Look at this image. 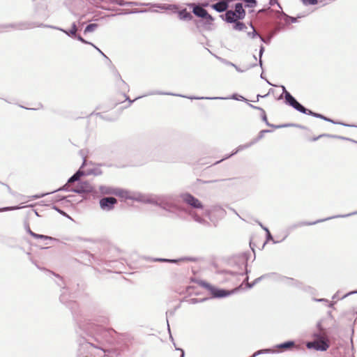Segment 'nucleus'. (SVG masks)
<instances>
[{"instance_id":"1","label":"nucleus","mask_w":357,"mask_h":357,"mask_svg":"<svg viewBox=\"0 0 357 357\" xmlns=\"http://www.w3.org/2000/svg\"><path fill=\"white\" fill-rule=\"evenodd\" d=\"M314 340L308 342L306 346L308 349H314L317 351H326L329 347V340L325 333L314 335Z\"/></svg>"},{"instance_id":"2","label":"nucleus","mask_w":357,"mask_h":357,"mask_svg":"<svg viewBox=\"0 0 357 357\" xmlns=\"http://www.w3.org/2000/svg\"><path fill=\"white\" fill-rule=\"evenodd\" d=\"M284 93H285V102L286 103L289 104L291 107H293L296 110L304 113L307 114L314 116L323 118V116L321 114H318L316 113H314L313 112L305 108L303 105H301L288 91L285 90V88H283Z\"/></svg>"},{"instance_id":"3","label":"nucleus","mask_w":357,"mask_h":357,"mask_svg":"<svg viewBox=\"0 0 357 357\" xmlns=\"http://www.w3.org/2000/svg\"><path fill=\"white\" fill-rule=\"evenodd\" d=\"M116 203L117 200L114 197H104L100 200L101 208L107 211L112 209Z\"/></svg>"},{"instance_id":"4","label":"nucleus","mask_w":357,"mask_h":357,"mask_svg":"<svg viewBox=\"0 0 357 357\" xmlns=\"http://www.w3.org/2000/svg\"><path fill=\"white\" fill-rule=\"evenodd\" d=\"M193 13L195 15L199 17L206 19L207 21H213V18L210 15L207 11L201 6H196L193 8Z\"/></svg>"},{"instance_id":"5","label":"nucleus","mask_w":357,"mask_h":357,"mask_svg":"<svg viewBox=\"0 0 357 357\" xmlns=\"http://www.w3.org/2000/svg\"><path fill=\"white\" fill-rule=\"evenodd\" d=\"M184 201L194 208H202L203 207L201 202L190 194L184 196Z\"/></svg>"},{"instance_id":"6","label":"nucleus","mask_w":357,"mask_h":357,"mask_svg":"<svg viewBox=\"0 0 357 357\" xmlns=\"http://www.w3.org/2000/svg\"><path fill=\"white\" fill-rule=\"evenodd\" d=\"M234 12L237 15V17L242 20L245 16V11L243 8V5L241 3H237L235 5Z\"/></svg>"},{"instance_id":"7","label":"nucleus","mask_w":357,"mask_h":357,"mask_svg":"<svg viewBox=\"0 0 357 357\" xmlns=\"http://www.w3.org/2000/svg\"><path fill=\"white\" fill-rule=\"evenodd\" d=\"M226 21L228 22H234L237 20H240L237 15L234 12V10H227L225 13Z\"/></svg>"},{"instance_id":"8","label":"nucleus","mask_w":357,"mask_h":357,"mask_svg":"<svg viewBox=\"0 0 357 357\" xmlns=\"http://www.w3.org/2000/svg\"><path fill=\"white\" fill-rule=\"evenodd\" d=\"M212 7L218 12H222L227 9L228 4L225 1H220L213 4Z\"/></svg>"},{"instance_id":"9","label":"nucleus","mask_w":357,"mask_h":357,"mask_svg":"<svg viewBox=\"0 0 357 357\" xmlns=\"http://www.w3.org/2000/svg\"><path fill=\"white\" fill-rule=\"evenodd\" d=\"M294 347H295V343L293 341H289V342L278 344L277 346V347L278 349H280L282 350L290 349Z\"/></svg>"},{"instance_id":"10","label":"nucleus","mask_w":357,"mask_h":357,"mask_svg":"<svg viewBox=\"0 0 357 357\" xmlns=\"http://www.w3.org/2000/svg\"><path fill=\"white\" fill-rule=\"evenodd\" d=\"M178 17L181 20H190L192 18L190 13L188 12L185 9L181 10L178 13Z\"/></svg>"},{"instance_id":"11","label":"nucleus","mask_w":357,"mask_h":357,"mask_svg":"<svg viewBox=\"0 0 357 357\" xmlns=\"http://www.w3.org/2000/svg\"><path fill=\"white\" fill-rule=\"evenodd\" d=\"M29 233L32 237H33L35 238H41V239H45V240H47V239L52 240V238L50 236L41 235V234H37L30 229L29 230Z\"/></svg>"},{"instance_id":"12","label":"nucleus","mask_w":357,"mask_h":357,"mask_svg":"<svg viewBox=\"0 0 357 357\" xmlns=\"http://www.w3.org/2000/svg\"><path fill=\"white\" fill-rule=\"evenodd\" d=\"M234 22L235 24L234 27L236 30L241 31L246 28L245 25L243 22H238V20Z\"/></svg>"},{"instance_id":"13","label":"nucleus","mask_w":357,"mask_h":357,"mask_svg":"<svg viewBox=\"0 0 357 357\" xmlns=\"http://www.w3.org/2000/svg\"><path fill=\"white\" fill-rule=\"evenodd\" d=\"M98 27V24H89L85 30H84V32L85 33H87V32H92L96 28Z\"/></svg>"},{"instance_id":"14","label":"nucleus","mask_w":357,"mask_h":357,"mask_svg":"<svg viewBox=\"0 0 357 357\" xmlns=\"http://www.w3.org/2000/svg\"><path fill=\"white\" fill-rule=\"evenodd\" d=\"M77 30L75 24H73L69 32H66V33L70 36H76Z\"/></svg>"},{"instance_id":"15","label":"nucleus","mask_w":357,"mask_h":357,"mask_svg":"<svg viewBox=\"0 0 357 357\" xmlns=\"http://www.w3.org/2000/svg\"><path fill=\"white\" fill-rule=\"evenodd\" d=\"M321 137L325 138V144H330L332 142V141H333V138L329 137V136H328V135H320L319 137V138H321ZM317 139H318V137L317 138H313V140H316Z\"/></svg>"},{"instance_id":"16","label":"nucleus","mask_w":357,"mask_h":357,"mask_svg":"<svg viewBox=\"0 0 357 357\" xmlns=\"http://www.w3.org/2000/svg\"><path fill=\"white\" fill-rule=\"evenodd\" d=\"M81 175L82 173L80 172H77L68 180V182L73 183L75 181H77L80 178Z\"/></svg>"},{"instance_id":"17","label":"nucleus","mask_w":357,"mask_h":357,"mask_svg":"<svg viewBox=\"0 0 357 357\" xmlns=\"http://www.w3.org/2000/svg\"><path fill=\"white\" fill-rule=\"evenodd\" d=\"M270 132L269 130H261L259 132L256 139L257 140H260L262 138H264L266 135V134Z\"/></svg>"},{"instance_id":"18","label":"nucleus","mask_w":357,"mask_h":357,"mask_svg":"<svg viewBox=\"0 0 357 357\" xmlns=\"http://www.w3.org/2000/svg\"><path fill=\"white\" fill-rule=\"evenodd\" d=\"M305 5H315L317 3V0H302Z\"/></svg>"},{"instance_id":"19","label":"nucleus","mask_w":357,"mask_h":357,"mask_svg":"<svg viewBox=\"0 0 357 357\" xmlns=\"http://www.w3.org/2000/svg\"><path fill=\"white\" fill-rule=\"evenodd\" d=\"M227 295V294L224 290H218L215 293V296L218 297H222Z\"/></svg>"},{"instance_id":"20","label":"nucleus","mask_w":357,"mask_h":357,"mask_svg":"<svg viewBox=\"0 0 357 357\" xmlns=\"http://www.w3.org/2000/svg\"><path fill=\"white\" fill-rule=\"evenodd\" d=\"M323 220H319L316 222H305L303 225H307V226H310V225H312L314 224H316V223H318V222H322Z\"/></svg>"},{"instance_id":"21","label":"nucleus","mask_w":357,"mask_h":357,"mask_svg":"<svg viewBox=\"0 0 357 357\" xmlns=\"http://www.w3.org/2000/svg\"><path fill=\"white\" fill-rule=\"evenodd\" d=\"M77 38L81 42H82L84 43H87V42L84 38H82L80 36H77Z\"/></svg>"},{"instance_id":"22","label":"nucleus","mask_w":357,"mask_h":357,"mask_svg":"<svg viewBox=\"0 0 357 357\" xmlns=\"http://www.w3.org/2000/svg\"><path fill=\"white\" fill-rule=\"evenodd\" d=\"M126 192H123V191H121L119 192H115L116 195L121 196V197H124L125 196L124 194H126Z\"/></svg>"},{"instance_id":"23","label":"nucleus","mask_w":357,"mask_h":357,"mask_svg":"<svg viewBox=\"0 0 357 357\" xmlns=\"http://www.w3.org/2000/svg\"><path fill=\"white\" fill-rule=\"evenodd\" d=\"M44 195H34L33 196V199H38L40 197H42Z\"/></svg>"}]
</instances>
